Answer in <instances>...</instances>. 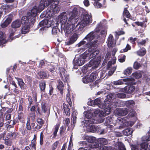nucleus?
<instances>
[{
  "label": "nucleus",
  "mask_w": 150,
  "mask_h": 150,
  "mask_svg": "<svg viewBox=\"0 0 150 150\" xmlns=\"http://www.w3.org/2000/svg\"><path fill=\"white\" fill-rule=\"evenodd\" d=\"M116 69V67H113L112 70H110L108 72V74L109 76L112 75L114 73Z\"/></svg>",
  "instance_id": "nucleus-62"
},
{
  "label": "nucleus",
  "mask_w": 150,
  "mask_h": 150,
  "mask_svg": "<svg viewBox=\"0 0 150 150\" xmlns=\"http://www.w3.org/2000/svg\"><path fill=\"white\" fill-rule=\"evenodd\" d=\"M129 110V109L127 108H119L117 109L115 112L119 116H124L127 114Z\"/></svg>",
  "instance_id": "nucleus-26"
},
{
  "label": "nucleus",
  "mask_w": 150,
  "mask_h": 150,
  "mask_svg": "<svg viewBox=\"0 0 150 150\" xmlns=\"http://www.w3.org/2000/svg\"><path fill=\"white\" fill-rule=\"evenodd\" d=\"M59 73L62 79L64 82H67L69 78V74L66 70L63 68H59Z\"/></svg>",
  "instance_id": "nucleus-14"
},
{
  "label": "nucleus",
  "mask_w": 150,
  "mask_h": 150,
  "mask_svg": "<svg viewBox=\"0 0 150 150\" xmlns=\"http://www.w3.org/2000/svg\"><path fill=\"white\" fill-rule=\"evenodd\" d=\"M112 120V119L110 117H108L105 120V125H108L111 124Z\"/></svg>",
  "instance_id": "nucleus-57"
},
{
  "label": "nucleus",
  "mask_w": 150,
  "mask_h": 150,
  "mask_svg": "<svg viewBox=\"0 0 150 150\" xmlns=\"http://www.w3.org/2000/svg\"><path fill=\"white\" fill-rule=\"evenodd\" d=\"M59 127V125L57 124L55 127L54 131L53 133V138H55L57 135V133Z\"/></svg>",
  "instance_id": "nucleus-50"
},
{
  "label": "nucleus",
  "mask_w": 150,
  "mask_h": 150,
  "mask_svg": "<svg viewBox=\"0 0 150 150\" xmlns=\"http://www.w3.org/2000/svg\"><path fill=\"white\" fill-rule=\"evenodd\" d=\"M125 104L127 107H132L134 105L135 102L133 100H129L126 101Z\"/></svg>",
  "instance_id": "nucleus-43"
},
{
  "label": "nucleus",
  "mask_w": 150,
  "mask_h": 150,
  "mask_svg": "<svg viewBox=\"0 0 150 150\" xmlns=\"http://www.w3.org/2000/svg\"><path fill=\"white\" fill-rule=\"evenodd\" d=\"M69 12L62 13L58 16V19L61 23V27L65 30L66 33L69 34L73 30L75 31H82L83 28L92 23V20L91 15L87 13H85L81 15L80 18V21L75 26L76 23L70 21H67V15H69Z\"/></svg>",
  "instance_id": "nucleus-1"
},
{
  "label": "nucleus",
  "mask_w": 150,
  "mask_h": 150,
  "mask_svg": "<svg viewBox=\"0 0 150 150\" xmlns=\"http://www.w3.org/2000/svg\"><path fill=\"white\" fill-rule=\"evenodd\" d=\"M142 76V74L140 73L135 72L132 73V76L133 77V78L131 77L128 78L123 79V81L125 82V83L126 84H133V82L134 81V78L139 79L141 78Z\"/></svg>",
  "instance_id": "nucleus-11"
},
{
  "label": "nucleus",
  "mask_w": 150,
  "mask_h": 150,
  "mask_svg": "<svg viewBox=\"0 0 150 150\" xmlns=\"http://www.w3.org/2000/svg\"><path fill=\"white\" fill-rule=\"evenodd\" d=\"M7 136L8 137H6V138H8V139L14 137L15 136V133L14 132H10L7 133Z\"/></svg>",
  "instance_id": "nucleus-58"
},
{
  "label": "nucleus",
  "mask_w": 150,
  "mask_h": 150,
  "mask_svg": "<svg viewBox=\"0 0 150 150\" xmlns=\"http://www.w3.org/2000/svg\"><path fill=\"white\" fill-rule=\"evenodd\" d=\"M102 99L100 98H98L94 100H90L87 103L88 105L90 106H93L95 105L98 106V107L101 108H104L106 107V105L108 103H111V106H112L113 105H111L112 104L114 105H117L116 103H112L110 101L109 99L108 98H107V99H106L104 101V103L105 105H103L102 103H101L102 101Z\"/></svg>",
  "instance_id": "nucleus-7"
},
{
  "label": "nucleus",
  "mask_w": 150,
  "mask_h": 150,
  "mask_svg": "<svg viewBox=\"0 0 150 150\" xmlns=\"http://www.w3.org/2000/svg\"><path fill=\"white\" fill-rule=\"evenodd\" d=\"M123 83V82L122 80H119L113 82V83L115 85H121Z\"/></svg>",
  "instance_id": "nucleus-61"
},
{
  "label": "nucleus",
  "mask_w": 150,
  "mask_h": 150,
  "mask_svg": "<svg viewBox=\"0 0 150 150\" xmlns=\"http://www.w3.org/2000/svg\"><path fill=\"white\" fill-rule=\"evenodd\" d=\"M13 17L12 14H10L7 16L6 19L5 21L1 24L2 28H5L9 25L11 22Z\"/></svg>",
  "instance_id": "nucleus-19"
},
{
  "label": "nucleus",
  "mask_w": 150,
  "mask_h": 150,
  "mask_svg": "<svg viewBox=\"0 0 150 150\" xmlns=\"http://www.w3.org/2000/svg\"><path fill=\"white\" fill-rule=\"evenodd\" d=\"M93 113V112H92L91 110L85 111L84 112V115L87 119H85L84 120L82 121L81 122V125H85L86 124H88V122L98 123H101L103 122V119L102 118L98 121H97L94 118Z\"/></svg>",
  "instance_id": "nucleus-6"
},
{
  "label": "nucleus",
  "mask_w": 150,
  "mask_h": 150,
  "mask_svg": "<svg viewBox=\"0 0 150 150\" xmlns=\"http://www.w3.org/2000/svg\"><path fill=\"white\" fill-rule=\"evenodd\" d=\"M42 110L40 111V110L38 109V111L39 113L41 114L42 113H44L46 115H49L50 112V108L49 106L47 105L45 103L43 102L42 103L41 105Z\"/></svg>",
  "instance_id": "nucleus-15"
},
{
  "label": "nucleus",
  "mask_w": 150,
  "mask_h": 150,
  "mask_svg": "<svg viewBox=\"0 0 150 150\" xmlns=\"http://www.w3.org/2000/svg\"><path fill=\"white\" fill-rule=\"evenodd\" d=\"M16 78L18 81V85L20 86L21 88V89L24 88V85H25V84L24 82H23L22 79L18 78Z\"/></svg>",
  "instance_id": "nucleus-41"
},
{
  "label": "nucleus",
  "mask_w": 150,
  "mask_h": 150,
  "mask_svg": "<svg viewBox=\"0 0 150 150\" xmlns=\"http://www.w3.org/2000/svg\"><path fill=\"white\" fill-rule=\"evenodd\" d=\"M96 149H98L100 150H110L111 148L110 147L103 145H101V146H99L98 145V147Z\"/></svg>",
  "instance_id": "nucleus-48"
},
{
  "label": "nucleus",
  "mask_w": 150,
  "mask_h": 150,
  "mask_svg": "<svg viewBox=\"0 0 150 150\" xmlns=\"http://www.w3.org/2000/svg\"><path fill=\"white\" fill-rule=\"evenodd\" d=\"M131 48V47L130 45L129 44H127L126 45V47L125 49H124L123 50H121V51L122 52H127L128 50H130Z\"/></svg>",
  "instance_id": "nucleus-60"
},
{
  "label": "nucleus",
  "mask_w": 150,
  "mask_h": 150,
  "mask_svg": "<svg viewBox=\"0 0 150 150\" xmlns=\"http://www.w3.org/2000/svg\"><path fill=\"white\" fill-rule=\"evenodd\" d=\"M53 1V0H41L39 3H36L30 11L28 13V16L22 17L21 23L23 25L31 26L35 23L37 13L40 12Z\"/></svg>",
  "instance_id": "nucleus-2"
},
{
  "label": "nucleus",
  "mask_w": 150,
  "mask_h": 150,
  "mask_svg": "<svg viewBox=\"0 0 150 150\" xmlns=\"http://www.w3.org/2000/svg\"><path fill=\"white\" fill-rule=\"evenodd\" d=\"M101 59L100 56L96 58H93L90 61L88 64L86 65V67H83L82 70L87 69L88 67H92V68L94 69L97 68L100 62Z\"/></svg>",
  "instance_id": "nucleus-9"
},
{
  "label": "nucleus",
  "mask_w": 150,
  "mask_h": 150,
  "mask_svg": "<svg viewBox=\"0 0 150 150\" xmlns=\"http://www.w3.org/2000/svg\"><path fill=\"white\" fill-rule=\"evenodd\" d=\"M4 109H2L0 110V127L3 125V122L4 121Z\"/></svg>",
  "instance_id": "nucleus-36"
},
{
  "label": "nucleus",
  "mask_w": 150,
  "mask_h": 150,
  "mask_svg": "<svg viewBox=\"0 0 150 150\" xmlns=\"http://www.w3.org/2000/svg\"><path fill=\"white\" fill-rule=\"evenodd\" d=\"M8 138H6V137H5L4 138V140L5 142L4 143L5 144L7 145L8 146H10L12 144V142L11 140L8 139Z\"/></svg>",
  "instance_id": "nucleus-53"
},
{
  "label": "nucleus",
  "mask_w": 150,
  "mask_h": 150,
  "mask_svg": "<svg viewBox=\"0 0 150 150\" xmlns=\"http://www.w3.org/2000/svg\"><path fill=\"white\" fill-rule=\"evenodd\" d=\"M84 137L88 142L91 143L89 145L90 148H96L98 147V144L95 142L96 140L95 137L88 136H86Z\"/></svg>",
  "instance_id": "nucleus-12"
},
{
  "label": "nucleus",
  "mask_w": 150,
  "mask_h": 150,
  "mask_svg": "<svg viewBox=\"0 0 150 150\" xmlns=\"http://www.w3.org/2000/svg\"><path fill=\"white\" fill-rule=\"evenodd\" d=\"M98 142L101 145H102V144L106 145L108 143V141L107 140L103 138H101L99 139H98Z\"/></svg>",
  "instance_id": "nucleus-40"
},
{
  "label": "nucleus",
  "mask_w": 150,
  "mask_h": 150,
  "mask_svg": "<svg viewBox=\"0 0 150 150\" xmlns=\"http://www.w3.org/2000/svg\"><path fill=\"white\" fill-rule=\"evenodd\" d=\"M67 86L68 93L66 95L67 100L69 105H70V106H71L72 105V102L71 100V98L72 96V98H73L74 97L72 93L71 92V89L70 88L69 86V84L68 83L67 84Z\"/></svg>",
  "instance_id": "nucleus-24"
},
{
  "label": "nucleus",
  "mask_w": 150,
  "mask_h": 150,
  "mask_svg": "<svg viewBox=\"0 0 150 150\" xmlns=\"http://www.w3.org/2000/svg\"><path fill=\"white\" fill-rule=\"evenodd\" d=\"M88 60V56L86 55L85 54H83L81 55L79 57L75 58L73 63L75 65L81 66L85 62Z\"/></svg>",
  "instance_id": "nucleus-10"
},
{
  "label": "nucleus",
  "mask_w": 150,
  "mask_h": 150,
  "mask_svg": "<svg viewBox=\"0 0 150 150\" xmlns=\"http://www.w3.org/2000/svg\"><path fill=\"white\" fill-rule=\"evenodd\" d=\"M21 24V22L19 20H16L14 21L12 23L11 26L12 28L16 29L19 28Z\"/></svg>",
  "instance_id": "nucleus-30"
},
{
  "label": "nucleus",
  "mask_w": 150,
  "mask_h": 150,
  "mask_svg": "<svg viewBox=\"0 0 150 150\" xmlns=\"http://www.w3.org/2000/svg\"><path fill=\"white\" fill-rule=\"evenodd\" d=\"M107 43L109 47H113L115 44V42L114 40L113 37L111 34H110L109 36Z\"/></svg>",
  "instance_id": "nucleus-27"
},
{
  "label": "nucleus",
  "mask_w": 150,
  "mask_h": 150,
  "mask_svg": "<svg viewBox=\"0 0 150 150\" xmlns=\"http://www.w3.org/2000/svg\"><path fill=\"white\" fill-rule=\"evenodd\" d=\"M116 145L118 146V150H126L125 146L122 143L118 142Z\"/></svg>",
  "instance_id": "nucleus-45"
},
{
  "label": "nucleus",
  "mask_w": 150,
  "mask_h": 150,
  "mask_svg": "<svg viewBox=\"0 0 150 150\" xmlns=\"http://www.w3.org/2000/svg\"><path fill=\"white\" fill-rule=\"evenodd\" d=\"M76 11L77 8L74 7L72 12H69V20L70 21L71 20L72 23L73 22L76 23L77 21V17L76 16Z\"/></svg>",
  "instance_id": "nucleus-18"
},
{
  "label": "nucleus",
  "mask_w": 150,
  "mask_h": 150,
  "mask_svg": "<svg viewBox=\"0 0 150 150\" xmlns=\"http://www.w3.org/2000/svg\"><path fill=\"white\" fill-rule=\"evenodd\" d=\"M48 21L47 19H45L39 23V25L40 27L43 28H48L50 26V25L48 24Z\"/></svg>",
  "instance_id": "nucleus-35"
},
{
  "label": "nucleus",
  "mask_w": 150,
  "mask_h": 150,
  "mask_svg": "<svg viewBox=\"0 0 150 150\" xmlns=\"http://www.w3.org/2000/svg\"><path fill=\"white\" fill-rule=\"evenodd\" d=\"M14 32L11 31L10 33V35L9 36V38L10 39H11V40H13L14 39L19 37L20 36V35H18L16 36H15L14 37H13L12 36L14 34Z\"/></svg>",
  "instance_id": "nucleus-55"
},
{
  "label": "nucleus",
  "mask_w": 150,
  "mask_h": 150,
  "mask_svg": "<svg viewBox=\"0 0 150 150\" xmlns=\"http://www.w3.org/2000/svg\"><path fill=\"white\" fill-rule=\"evenodd\" d=\"M93 123L88 122V124L84 125H82V126L84 128V129H86L87 131L91 132H93L96 130L95 127L93 126L92 124Z\"/></svg>",
  "instance_id": "nucleus-22"
},
{
  "label": "nucleus",
  "mask_w": 150,
  "mask_h": 150,
  "mask_svg": "<svg viewBox=\"0 0 150 150\" xmlns=\"http://www.w3.org/2000/svg\"><path fill=\"white\" fill-rule=\"evenodd\" d=\"M94 34L93 33H90L86 36L82 40L77 44L76 46L79 47L83 45H85L83 47H81L77 49L76 50V52L80 53L83 52L85 49L87 47L92 46H94V45L96 43V41H94V43L93 45V43L91 44L93 42L92 41V40H93L94 38Z\"/></svg>",
  "instance_id": "nucleus-3"
},
{
  "label": "nucleus",
  "mask_w": 150,
  "mask_h": 150,
  "mask_svg": "<svg viewBox=\"0 0 150 150\" xmlns=\"http://www.w3.org/2000/svg\"><path fill=\"white\" fill-rule=\"evenodd\" d=\"M99 53V50H94L93 51H92L91 52L88 54H86V55L88 56V59H91L95 57L96 55Z\"/></svg>",
  "instance_id": "nucleus-29"
},
{
  "label": "nucleus",
  "mask_w": 150,
  "mask_h": 150,
  "mask_svg": "<svg viewBox=\"0 0 150 150\" xmlns=\"http://www.w3.org/2000/svg\"><path fill=\"white\" fill-rule=\"evenodd\" d=\"M13 17L12 14H10L7 16L6 19L5 21L1 24L2 28H5L9 25L11 22Z\"/></svg>",
  "instance_id": "nucleus-20"
},
{
  "label": "nucleus",
  "mask_w": 150,
  "mask_h": 150,
  "mask_svg": "<svg viewBox=\"0 0 150 150\" xmlns=\"http://www.w3.org/2000/svg\"><path fill=\"white\" fill-rule=\"evenodd\" d=\"M76 117L75 116H73L71 119V122H72L73 124H71V129H73L74 126V124L76 122Z\"/></svg>",
  "instance_id": "nucleus-49"
},
{
  "label": "nucleus",
  "mask_w": 150,
  "mask_h": 150,
  "mask_svg": "<svg viewBox=\"0 0 150 150\" xmlns=\"http://www.w3.org/2000/svg\"><path fill=\"white\" fill-rule=\"evenodd\" d=\"M142 143L140 144V150H150V132L148 133L147 136H144L142 138ZM132 150H139L137 146L133 145Z\"/></svg>",
  "instance_id": "nucleus-5"
},
{
  "label": "nucleus",
  "mask_w": 150,
  "mask_h": 150,
  "mask_svg": "<svg viewBox=\"0 0 150 150\" xmlns=\"http://www.w3.org/2000/svg\"><path fill=\"white\" fill-rule=\"evenodd\" d=\"M128 116L129 117H135L137 115L136 112L134 110L130 109Z\"/></svg>",
  "instance_id": "nucleus-46"
},
{
  "label": "nucleus",
  "mask_w": 150,
  "mask_h": 150,
  "mask_svg": "<svg viewBox=\"0 0 150 150\" xmlns=\"http://www.w3.org/2000/svg\"><path fill=\"white\" fill-rule=\"evenodd\" d=\"M57 87L61 95H62L63 93V90L64 88V86L62 81H58Z\"/></svg>",
  "instance_id": "nucleus-31"
},
{
  "label": "nucleus",
  "mask_w": 150,
  "mask_h": 150,
  "mask_svg": "<svg viewBox=\"0 0 150 150\" xmlns=\"http://www.w3.org/2000/svg\"><path fill=\"white\" fill-rule=\"evenodd\" d=\"M48 74L44 71H41L38 73L37 75V77L39 79H44L46 78Z\"/></svg>",
  "instance_id": "nucleus-37"
},
{
  "label": "nucleus",
  "mask_w": 150,
  "mask_h": 150,
  "mask_svg": "<svg viewBox=\"0 0 150 150\" xmlns=\"http://www.w3.org/2000/svg\"><path fill=\"white\" fill-rule=\"evenodd\" d=\"M146 53V50L144 48L141 49L137 52V54L140 56H143Z\"/></svg>",
  "instance_id": "nucleus-44"
},
{
  "label": "nucleus",
  "mask_w": 150,
  "mask_h": 150,
  "mask_svg": "<svg viewBox=\"0 0 150 150\" xmlns=\"http://www.w3.org/2000/svg\"><path fill=\"white\" fill-rule=\"evenodd\" d=\"M30 119L29 118H28V121L26 123V127L27 129L28 130H30L31 129V126L30 125Z\"/></svg>",
  "instance_id": "nucleus-59"
},
{
  "label": "nucleus",
  "mask_w": 150,
  "mask_h": 150,
  "mask_svg": "<svg viewBox=\"0 0 150 150\" xmlns=\"http://www.w3.org/2000/svg\"><path fill=\"white\" fill-rule=\"evenodd\" d=\"M106 3L105 0H102L101 1H100L97 2H94L93 5L95 8H101L104 6Z\"/></svg>",
  "instance_id": "nucleus-28"
},
{
  "label": "nucleus",
  "mask_w": 150,
  "mask_h": 150,
  "mask_svg": "<svg viewBox=\"0 0 150 150\" xmlns=\"http://www.w3.org/2000/svg\"><path fill=\"white\" fill-rule=\"evenodd\" d=\"M40 88L41 91H44L45 88V82H40L39 84Z\"/></svg>",
  "instance_id": "nucleus-54"
},
{
  "label": "nucleus",
  "mask_w": 150,
  "mask_h": 150,
  "mask_svg": "<svg viewBox=\"0 0 150 150\" xmlns=\"http://www.w3.org/2000/svg\"><path fill=\"white\" fill-rule=\"evenodd\" d=\"M17 2L14 1L13 5H4L2 6L1 8L3 11L5 13H7L11 11V10L17 6Z\"/></svg>",
  "instance_id": "nucleus-16"
},
{
  "label": "nucleus",
  "mask_w": 150,
  "mask_h": 150,
  "mask_svg": "<svg viewBox=\"0 0 150 150\" xmlns=\"http://www.w3.org/2000/svg\"><path fill=\"white\" fill-rule=\"evenodd\" d=\"M78 38V35L76 33H74L72 35L69 39L68 43L69 45L73 43L77 40Z\"/></svg>",
  "instance_id": "nucleus-33"
},
{
  "label": "nucleus",
  "mask_w": 150,
  "mask_h": 150,
  "mask_svg": "<svg viewBox=\"0 0 150 150\" xmlns=\"http://www.w3.org/2000/svg\"><path fill=\"white\" fill-rule=\"evenodd\" d=\"M82 81L83 83H86L90 82L89 76H86L83 77L82 79Z\"/></svg>",
  "instance_id": "nucleus-51"
},
{
  "label": "nucleus",
  "mask_w": 150,
  "mask_h": 150,
  "mask_svg": "<svg viewBox=\"0 0 150 150\" xmlns=\"http://www.w3.org/2000/svg\"><path fill=\"white\" fill-rule=\"evenodd\" d=\"M58 144L59 142L58 141H57L55 142H54L52 145V149L54 150L57 147Z\"/></svg>",
  "instance_id": "nucleus-64"
},
{
  "label": "nucleus",
  "mask_w": 150,
  "mask_h": 150,
  "mask_svg": "<svg viewBox=\"0 0 150 150\" xmlns=\"http://www.w3.org/2000/svg\"><path fill=\"white\" fill-rule=\"evenodd\" d=\"M30 25H23V26L21 29L22 33L25 34L29 32V28Z\"/></svg>",
  "instance_id": "nucleus-39"
},
{
  "label": "nucleus",
  "mask_w": 150,
  "mask_h": 150,
  "mask_svg": "<svg viewBox=\"0 0 150 150\" xmlns=\"http://www.w3.org/2000/svg\"><path fill=\"white\" fill-rule=\"evenodd\" d=\"M140 67V64L139 63L135 62L133 65V67L135 69H138Z\"/></svg>",
  "instance_id": "nucleus-63"
},
{
  "label": "nucleus",
  "mask_w": 150,
  "mask_h": 150,
  "mask_svg": "<svg viewBox=\"0 0 150 150\" xmlns=\"http://www.w3.org/2000/svg\"><path fill=\"white\" fill-rule=\"evenodd\" d=\"M98 76L97 72H94L92 73L89 76L90 82H92L95 81L97 78Z\"/></svg>",
  "instance_id": "nucleus-34"
},
{
  "label": "nucleus",
  "mask_w": 150,
  "mask_h": 150,
  "mask_svg": "<svg viewBox=\"0 0 150 150\" xmlns=\"http://www.w3.org/2000/svg\"><path fill=\"white\" fill-rule=\"evenodd\" d=\"M5 35L3 32H0V46L6 42V41L5 39Z\"/></svg>",
  "instance_id": "nucleus-32"
},
{
  "label": "nucleus",
  "mask_w": 150,
  "mask_h": 150,
  "mask_svg": "<svg viewBox=\"0 0 150 150\" xmlns=\"http://www.w3.org/2000/svg\"><path fill=\"white\" fill-rule=\"evenodd\" d=\"M60 7L58 4H52L48 8L47 15L49 17L53 16L55 14L58 13L60 11Z\"/></svg>",
  "instance_id": "nucleus-8"
},
{
  "label": "nucleus",
  "mask_w": 150,
  "mask_h": 150,
  "mask_svg": "<svg viewBox=\"0 0 150 150\" xmlns=\"http://www.w3.org/2000/svg\"><path fill=\"white\" fill-rule=\"evenodd\" d=\"M123 15L124 16H125L127 18H129L130 16L128 11L126 8L124 9Z\"/></svg>",
  "instance_id": "nucleus-52"
},
{
  "label": "nucleus",
  "mask_w": 150,
  "mask_h": 150,
  "mask_svg": "<svg viewBox=\"0 0 150 150\" xmlns=\"http://www.w3.org/2000/svg\"><path fill=\"white\" fill-rule=\"evenodd\" d=\"M63 109L64 110V113L67 115H70V110L67 105L64 103L63 104Z\"/></svg>",
  "instance_id": "nucleus-38"
},
{
  "label": "nucleus",
  "mask_w": 150,
  "mask_h": 150,
  "mask_svg": "<svg viewBox=\"0 0 150 150\" xmlns=\"http://www.w3.org/2000/svg\"><path fill=\"white\" fill-rule=\"evenodd\" d=\"M107 23L106 21L105 20H104L101 21L97 25V27L95 30V31L94 32L96 34L95 32L97 33L100 30L103 28H105V25Z\"/></svg>",
  "instance_id": "nucleus-23"
},
{
  "label": "nucleus",
  "mask_w": 150,
  "mask_h": 150,
  "mask_svg": "<svg viewBox=\"0 0 150 150\" xmlns=\"http://www.w3.org/2000/svg\"><path fill=\"white\" fill-rule=\"evenodd\" d=\"M116 95L117 98H124L126 96L125 94L122 93H116V94L111 93L108 95L107 97L109 99L110 101H111V99H114L116 97Z\"/></svg>",
  "instance_id": "nucleus-17"
},
{
  "label": "nucleus",
  "mask_w": 150,
  "mask_h": 150,
  "mask_svg": "<svg viewBox=\"0 0 150 150\" xmlns=\"http://www.w3.org/2000/svg\"><path fill=\"white\" fill-rule=\"evenodd\" d=\"M117 121L119 122V124L120 125L119 127V129H121L122 128L124 127L129 126H132L134 124V122H127L125 119L121 117L118 118Z\"/></svg>",
  "instance_id": "nucleus-13"
},
{
  "label": "nucleus",
  "mask_w": 150,
  "mask_h": 150,
  "mask_svg": "<svg viewBox=\"0 0 150 150\" xmlns=\"http://www.w3.org/2000/svg\"><path fill=\"white\" fill-rule=\"evenodd\" d=\"M106 105V107L103 110L104 111L99 109H96L94 110L93 112V117H96L97 119H98L96 120L97 121L99 120L101 118L103 119V117L105 116L106 115H108L110 113V110L112 109L113 108H115L117 105H114L112 104L111 105H113L112 106H111V103L109 104L108 103Z\"/></svg>",
  "instance_id": "nucleus-4"
},
{
  "label": "nucleus",
  "mask_w": 150,
  "mask_h": 150,
  "mask_svg": "<svg viewBox=\"0 0 150 150\" xmlns=\"http://www.w3.org/2000/svg\"><path fill=\"white\" fill-rule=\"evenodd\" d=\"M134 87L132 86H127L124 88L120 89V91L126 93L130 94L133 92L134 90Z\"/></svg>",
  "instance_id": "nucleus-25"
},
{
  "label": "nucleus",
  "mask_w": 150,
  "mask_h": 150,
  "mask_svg": "<svg viewBox=\"0 0 150 150\" xmlns=\"http://www.w3.org/2000/svg\"><path fill=\"white\" fill-rule=\"evenodd\" d=\"M13 17L12 14H10L7 16L6 19L5 21L1 24L2 28H5L9 25L11 22Z\"/></svg>",
  "instance_id": "nucleus-21"
},
{
  "label": "nucleus",
  "mask_w": 150,
  "mask_h": 150,
  "mask_svg": "<svg viewBox=\"0 0 150 150\" xmlns=\"http://www.w3.org/2000/svg\"><path fill=\"white\" fill-rule=\"evenodd\" d=\"M132 69L131 67H128L125 70L124 73L126 75H129L132 72Z\"/></svg>",
  "instance_id": "nucleus-47"
},
{
  "label": "nucleus",
  "mask_w": 150,
  "mask_h": 150,
  "mask_svg": "<svg viewBox=\"0 0 150 150\" xmlns=\"http://www.w3.org/2000/svg\"><path fill=\"white\" fill-rule=\"evenodd\" d=\"M136 24L138 26H140L143 27H146V24L144 22H135Z\"/></svg>",
  "instance_id": "nucleus-56"
},
{
  "label": "nucleus",
  "mask_w": 150,
  "mask_h": 150,
  "mask_svg": "<svg viewBox=\"0 0 150 150\" xmlns=\"http://www.w3.org/2000/svg\"><path fill=\"white\" fill-rule=\"evenodd\" d=\"M132 131L131 129H127L123 131V133L124 135L128 136L130 135L132 133Z\"/></svg>",
  "instance_id": "nucleus-42"
}]
</instances>
